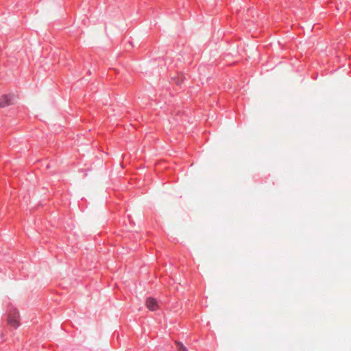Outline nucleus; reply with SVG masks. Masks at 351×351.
Listing matches in <instances>:
<instances>
[{
	"mask_svg": "<svg viewBox=\"0 0 351 351\" xmlns=\"http://www.w3.org/2000/svg\"><path fill=\"white\" fill-rule=\"evenodd\" d=\"M19 313L16 309H12L9 312L8 323L12 327L17 328L20 325Z\"/></svg>",
	"mask_w": 351,
	"mask_h": 351,
	"instance_id": "f257e3e1",
	"label": "nucleus"
},
{
	"mask_svg": "<svg viewBox=\"0 0 351 351\" xmlns=\"http://www.w3.org/2000/svg\"><path fill=\"white\" fill-rule=\"evenodd\" d=\"M16 97L13 94L3 95L0 96V108L14 104Z\"/></svg>",
	"mask_w": 351,
	"mask_h": 351,
	"instance_id": "f03ea898",
	"label": "nucleus"
},
{
	"mask_svg": "<svg viewBox=\"0 0 351 351\" xmlns=\"http://www.w3.org/2000/svg\"><path fill=\"white\" fill-rule=\"evenodd\" d=\"M145 305L146 307L152 311L157 310L159 307L156 300L151 297L146 300Z\"/></svg>",
	"mask_w": 351,
	"mask_h": 351,
	"instance_id": "7ed1b4c3",
	"label": "nucleus"
},
{
	"mask_svg": "<svg viewBox=\"0 0 351 351\" xmlns=\"http://www.w3.org/2000/svg\"><path fill=\"white\" fill-rule=\"evenodd\" d=\"M176 344L180 351H188L186 348L180 341H176Z\"/></svg>",
	"mask_w": 351,
	"mask_h": 351,
	"instance_id": "20e7f679",
	"label": "nucleus"
}]
</instances>
